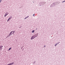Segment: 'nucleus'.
I'll return each mask as SVG.
<instances>
[{
	"mask_svg": "<svg viewBox=\"0 0 65 65\" xmlns=\"http://www.w3.org/2000/svg\"><path fill=\"white\" fill-rule=\"evenodd\" d=\"M3 46H0V50H1L2 49V47H3Z\"/></svg>",
	"mask_w": 65,
	"mask_h": 65,
	"instance_id": "obj_3",
	"label": "nucleus"
},
{
	"mask_svg": "<svg viewBox=\"0 0 65 65\" xmlns=\"http://www.w3.org/2000/svg\"><path fill=\"white\" fill-rule=\"evenodd\" d=\"M12 63V64H13V63Z\"/></svg>",
	"mask_w": 65,
	"mask_h": 65,
	"instance_id": "obj_13",
	"label": "nucleus"
},
{
	"mask_svg": "<svg viewBox=\"0 0 65 65\" xmlns=\"http://www.w3.org/2000/svg\"><path fill=\"white\" fill-rule=\"evenodd\" d=\"M58 44H58H56L55 45V46H56V45H57V44Z\"/></svg>",
	"mask_w": 65,
	"mask_h": 65,
	"instance_id": "obj_9",
	"label": "nucleus"
},
{
	"mask_svg": "<svg viewBox=\"0 0 65 65\" xmlns=\"http://www.w3.org/2000/svg\"><path fill=\"white\" fill-rule=\"evenodd\" d=\"M7 65H11V63H10L9 64H8Z\"/></svg>",
	"mask_w": 65,
	"mask_h": 65,
	"instance_id": "obj_10",
	"label": "nucleus"
},
{
	"mask_svg": "<svg viewBox=\"0 0 65 65\" xmlns=\"http://www.w3.org/2000/svg\"><path fill=\"white\" fill-rule=\"evenodd\" d=\"M32 33H34V30H33L32 31Z\"/></svg>",
	"mask_w": 65,
	"mask_h": 65,
	"instance_id": "obj_8",
	"label": "nucleus"
},
{
	"mask_svg": "<svg viewBox=\"0 0 65 65\" xmlns=\"http://www.w3.org/2000/svg\"><path fill=\"white\" fill-rule=\"evenodd\" d=\"M45 47V46H44V47Z\"/></svg>",
	"mask_w": 65,
	"mask_h": 65,
	"instance_id": "obj_15",
	"label": "nucleus"
},
{
	"mask_svg": "<svg viewBox=\"0 0 65 65\" xmlns=\"http://www.w3.org/2000/svg\"><path fill=\"white\" fill-rule=\"evenodd\" d=\"M65 2V1H63V2H62V3H63V2Z\"/></svg>",
	"mask_w": 65,
	"mask_h": 65,
	"instance_id": "obj_12",
	"label": "nucleus"
},
{
	"mask_svg": "<svg viewBox=\"0 0 65 65\" xmlns=\"http://www.w3.org/2000/svg\"><path fill=\"white\" fill-rule=\"evenodd\" d=\"M36 37H37V36H36V35H34V36H32L31 38V40H32L33 39H34V38Z\"/></svg>",
	"mask_w": 65,
	"mask_h": 65,
	"instance_id": "obj_2",
	"label": "nucleus"
},
{
	"mask_svg": "<svg viewBox=\"0 0 65 65\" xmlns=\"http://www.w3.org/2000/svg\"><path fill=\"white\" fill-rule=\"evenodd\" d=\"M11 48H10L9 49V50H8V51H10V50H11Z\"/></svg>",
	"mask_w": 65,
	"mask_h": 65,
	"instance_id": "obj_6",
	"label": "nucleus"
},
{
	"mask_svg": "<svg viewBox=\"0 0 65 65\" xmlns=\"http://www.w3.org/2000/svg\"><path fill=\"white\" fill-rule=\"evenodd\" d=\"M11 18H9V19L7 21V22H8V21H9V20H10V19H11Z\"/></svg>",
	"mask_w": 65,
	"mask_h": 65,
	"instance_id": "obj_5",
	"label": "nucleus"
},
{
	"mask_svg": "<svg viewBox=\"0 0 65 65\" xmlns=\"http://www.w3.org/2000/svg\"><path fill=\"white\" fill-rule=\"evenodd\" d=\"M8 14H6L5 15H4V17H6V16L7 15H8V14Z\"/></svg>",
	"mask_w": 65,
	"mask_h": 65,
	"instance_id": "obj_4",
	"label": "nucleus"
},
{
	"mask_svg": "<svg viewBox=\"0 0 65 65\" xmlns=\"http://www.w3.org/2000/svg\"><path fill=\"white\" fill-rule=\"evenodd\" d=\"M1 2V1L0 2Z\"/></svg>",
	"mask_w": 65,
	"mask_h": 65,
	"instance_id": "obj_16",
	"label": "nucleus"
},
{
	"mask_svg": "<svg viewBox=\"0 0 65 65\" xmlns=\"http://www.w3.org/2000/svg\"><path fill=\"white\" fill-rule=\"evenodd\" d=\"M28 17H29V16H28L27 17L25 18L24 19L25 20V19H27V18H28Z\"/></svg>",
	"mask_w": 65,
	"mask_h": 65,
	"instance_id": "obj_7",
	"label": "nucleus"
},
{
	"mask_svg": "<svg viewBox=\"0 0 65 65\" xmlns=\"http://www.w3.org/2000/svg\"><path fill=\"white\" fill-rule=\"evenodd\" d=\"M33 16L34 17V16H35V14H34L33 15Z\"/></svg>",
	"mask_w": 65,
	"mask_h": 65,
	"instance_id": "obj_11",
	"label": "nucleus"
},
{
	"mask_svg": "<svg viewBox=\"0 0 65 65\" xmlns=\"http://www.w3.org/2000/svg\"><path fill=\"white\" fill-rule=\"evenodd\" d=\"M15 31H12L11 32V33H10L9 35L7 37H7H9L10 36H11V35H12V34H13L14 33Z\"/></svg>",
	"mask_w": 65,
	"mask_h": 65,
	"instance_id": "obj_1",
	"label": "nucleus"
},
{
	"mask_svg": "<svg viewBox=\"0 0 65 65\" xmlns=\"http://www.w3.org/2000/svg\"><path fill=\"white\" fill-rule=\"evenodd\" d=\"M11 65H12V63H11Z\"/></svg>",
	"mask_w": 65,
	"mask_h": 65,
	"instance_id": "obj_14",
	"label": "nucleus"
}]
</instances>
